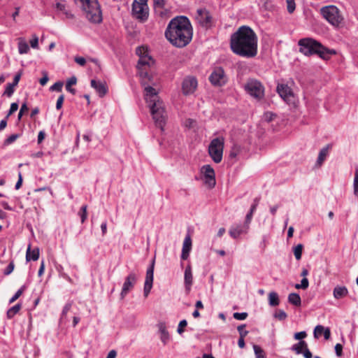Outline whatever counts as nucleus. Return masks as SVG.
Listing matches in <instances>:
<instances>
[{"label":"nucleus","mask_w":358,"mask_h":358,"mask_svg":"<svg viewBox=\"0 0 358 358\" xmlns=\"http://www.w3.org/2000/svg\"><path fill=\"white\" fill-rule=\"evenodd\" d=\"M231 50L236 55L245 58H253L258 52V38L249 26L240 27L230 36Z\"/></svg>","instance_id":"obj_1"},{"label":"nucleus","mask_w":358,"mask_h":358,"mask_svg":"<svg viewBox=\"0 0 358 358\" xmlns=\"http://www.w3.org/2000/svg\"><path fill=\"white\" fill-rule=\"evenodd\" d=\"M299 50L304 55H317L320 57L327 59L329 55H335L334 50L325 48L322 43L311 38H305L299 41Z\"/></svg>","instance_id":"obj_2"},{"label":"nucleus","mask_w":358,"mask_h":358,"mask_svg":"<svg viewBox=\"0 0 358 358\" xmlns=\"http://www.w3.org/2000/svg\"><path fill=\"white\" fill-rule=\"evenodd\" d=\"M85 17L91 22L99 24L102 21V12L98 0H74Z\"/></svg>","instance_id":"obj_3"},{"label":"nucleus","mask_w":358,"mask_h":358,"mask_svg":"<svg viewBox=\"0 0 358 358\" xmlns=\"http://www.w3.org/2000/svg\"><path fill=\"white\" fill-rule=\"evenodd\" d=\"M322 16L333 27H339L343 22L340 10L334 5L323 6L320 8Z\"/></svg>","instance_id":"obj_4"},{"label":"nucleus","mask_w":358,"mask_h":358,"mask_svg":"<svg viewBox=\"0 0 358 358\" xmlns=\"http://www.w3.org/2000/svg\"><path fill=\"white\" fill-rule=\"evenodd\" d=\"M148 107L150 109V113L155 125L159 127L161 131H164V127L167 119V114L164 109V104L162 101H157Z\"/></svg>","instance_id":"obj_5"},{"label":"nucleus","mask_w":358,"mask_h":358,"mask_svg":"<svg viewBox=\"0 0 358 358\" xmlns=\"http://www.w3.org/2000/svg\"><path fill=\"white\" fill-rule=\"evenodd\" d=\"M136 53L139 57L137 67L141 70V76L143 78H148L150 81V77L148 72H143L145 66H150L154 64L153 59L149 56L148 50L145 46H139L136 49Z\"/></svg>","instance_id":"obj_6"},{"label":"nucleus","mask_w":358,"mask_h":358,"mask_svg":"<svg viewBox=\"0 0 358 358\" xmlns=\"http://www.w3.org/2000/svg\"><path fill=\"white\" fill-rule=\"evenodd\" d=\"M193 36V27L189 18L180 15V48L189 44Z\"/></svg>","instance_id":"obj_7"},{"label":"nucleus","mask_w":358,"mask_h":358,"mask_svg":"<svg viewBox=\"0 0 358 358\" xmlns=\"http://www.w3.org/2000/svg\"><path fill=\"white\" fill-rule=\"evenodd\" d=\"M165 37L173 45L179 47V15L173 17L169 23Z\"/></svg>","instance_id":"obj_8"},{"label":"nucleus","mask_w":358,"mask_h":358,"mask_svg":"<svg viewBox=\"0 0 358 358\" xmlns=\"http://www.w3.org/2000/svg\"><path fill=\"white\" fill-rule=\"evenodd\" d=\"M244 89L248 94L257 100H261L264 96V87L256 79H248Z\"/></svg>","instance_id":"obj_9"},{"label":"nucleus","mask_w":358,"mask_h":358,"mask_svg":"<svg viewBox=\"0 0 358 358\" xmlns=\"http://www.w3.org/2000/svg\"><path fill=\"white\" fill-rule=\"evenodd\" d=\"M224 139L215 138L211 141L208 146V153L215 163H220L222 159Z\"/></svg>","instance_id":"obj_10"},{"label":"nucleus","mask_w":358,"mask_h":358,"mask_svg":"<svg viewBox=\"0 0 358 358\" xmlns=\"http://www.w3.org/2000/svg\"><path fill=\"white\" fill-rule=\"evenodd\" d=\"M208 80L215 87H222L228 82V77L224 69L221 66H215L211 72Z\"/></svg>","instance_id":"obj_11"},{"label":"nucleus","mask_w":358,"mask_h":358,"mask_svg":"<svg viewBox=\"0 0 358 358\" xmlns=\"http://www.w3.org/2000/svg\"><path fill=\"white\" fill-rule=\"evenodd\" d=\"M139 278V274L136 271H131L128 275L125 278L124 282L123 283L122 290L120 292V298L123 299L128 293L132 290L134 287L135 284L136 283L138 279Z\"/></svg>","instance_id":"obj_12"},{"label":"nucleus","mask_w":358,"mask_h":358,"mask_svg":"<svg viewBox=\"0 0 358 358\" xmlns=\"http://www.w3.org/2000/svg\"><path fill=\"white\" fill-rule=\"evenodd\" d=\"M196 14V20L202 27L208 29L213 26V17L206 8L198 9Z\"/></svg>","instance_id":"obj_13"},{"label":"nucleus","mask_w":358,"mask_h":358,"mask_svg":"<svg viewBox=\"0 0 358 358\" xmlns=\"http://www.w3.org/2000/svg\"><path fill=\"white\" fill-rule=\"evenodd\" d=\"M203 182L209 187L213 188L216 184L215 173L210 165H203L201 169Z\"/></svg>","instance_id":"obj_14"},{"label":"nucleus","mask_w":358,"mask_h":358,"mask_svg":"<svg viewBox=\"0 0 358 358\" xmlns=\"http://www.w3.org/2000/svg\"><path fill=\"white\" fill-rule=\"evenodd\" d=\"M132 14L141 21H145L148 17V5H144L138 3L137 0H134L132 3Z\"/></svg>","instance_id":"obj_15"},{"label":"nucleus","mask_w":358,"mask_h":358,"mask_svg":"<svg viewBox=\"0 0 358 358\" xmlns=\"http://www.w3.org/2000/svg\"><path fill=\"white\" fill-rule=\"evenodd\" d=\"M155 258L152 259L150 266L147 268L145 280L144 283L143 294L145 297H147L150 292L152 287L153 279H154V268H155Z\"/></svg>","instance_id":"obj_16"},{"label":"nucleus","mask_w":358,"mask_h":358,"mask_svg":"<svg viewBox=\"0 0 358 358\" xmlns=\"http://www.w3.org/2000/svg\"><path fill=\"white\" fill-rule=\"evenodd\" d=\"M143 85L144 86L145 99L148 106L161 101L156 89L150 84L146 83L145 80L143 81Z\"/></svg>","instance_id":"obj_17"},{"label":"nucleus","mask_w":358,"mask_h":358,"mask_svg":"<svg viewBox=\"0 0 358 358\" xmlns=\"http://www.w3.org/2000/svg\"><path fill=\"white\" fill-rule=\"evenodd\" d=\"M198 82L195 77L188 76L182 81V89L185 95L193 94L197 88Z\"/></svg>","instance_id":"obj_18"},{"label":"nucleus","mask_w":358,"mask_h":358,"mask_svg":"<svg viewBox=\"0 0 358 358\" xmlns=\"http://www.w3.org/2000/svg\"><path fill=\"white\" fill-rule=\"evenodd\" d=\"M250 227L243 223H236L230 227L229 234L234 239L238 238L241 235L248 233Z\"/></svg>","instance_id":"obj_19"},{"label":"nucleus","mask_w":358,"mask_h":358,"mask_svg":"<svg viewBox=\"0 0 358 358\" xmlns=\"http://www.w3.org/2000/svg\"><path fill=\"white\" fill-rule=\"evenodd\" d=\"M291 349L297 355L303 354L305 358L313 357V355L308 348V344L304 341H300L299 343L293 345Z\"/></svg>","instance_id":"obj_20"},{"label":"nucleus","mask_w":358,"mask_h":358,"mask_svg":"<svg viewBox=\"0 0 358 358\" xmlns=\"http://www.w3.org/2000/svg\"><path fill=\"white\" fill-rule=\"evenodd\" d=\"M191 236L190 229H189L182 244V253L180 256L182 259H187L189 256V252L192 247Z\"/></svg>","instance_id":"obj_21"},{"label":"nucleus","mask_w":358,"mask_h":358,"mask_svg":"<svg viewBox=\"0 0 358 358\" xmlns=\"http://www.w3.org/2000/svg\"><path fill=\"white\" fill-rule=\"evenodd\" d=\"M192 283L193 275L192 271V267L190 264H188L185 269L184 273V284L187 292H189Z\"/></svg>","instance_id":"obj_22"},{"label":"nucleus","mask_w":358,"mask_h":358,"mask_svg":"<svg viewBox=\"0 0 358 358\" xmlns=\"http://www.w3.org/2000/svg\"><path fill=\"white\" fill-rule=\"evenodd\" d=\"M91 87H93L99 94V96L103 97L108 92V88L104 82L101 80H92Z\"/></svg>","instance_id":"obj_23"},{"label":"nucleus","mask_w":358,"mask_h":358,"mask_svg":"<svg viewBox=\"0 0 358 358\" xmlns=\"http://www.w3.org/2000/svg\"><path fill=\"white\" fill-rule=\"evenodd\" d=\"M277 92L283 99H286L292 95L291 88L285 84H278Z\"/></svg>","instance_id":"obj_24"},{"label":"nucleus","mask_w":358,"mask_h":358,"mask_svg":"<svg viewBox=\"0 0 358 358\" xmlns=\"http://www.w3.org/2000/svg\"><path fill=\"white\" fill-rule=\"evenodd\" d=\"M39 257V248H31V245H29L26 252V260L29 262L31 260L36 261Z\"/></svg>","instance_id":"obj_25"},{"label":"nucleus","mask_w":358,"mask_h":358,"mask_svg":"<svg viewBox=\"0 0 358 358\" xmlns=\"http://www.w3.org/2000/svg\"><path fill=\"white\" fill-rule=\"evenodd\" d=\"M333 294L335 299H340L348 294V290L345 286H336L334 289Z\"/></svg>","instance_id":"obj_26"},{"label":"nucleus","mask_w":358,"mask_h":358,"mask_svg":"<svg viewBox=\"0 0 358 358\" xmlns=\"http://www.w3.org/2000/svg\"><path fill=\"white\" fill-rule=\"evenodd\" d=\"M157 327L160 333V338L164 344H166L169 340V334L166 331V325L163 322H159Z\"/></svg>","instance_id":"obj_27"},{"label":"nucleus","mask_w":358,"mask_h":358,"mask_svg":"<svg viewBox=\"0 0 358 358\" xmlns=\"http://www.w3.org/2000/svg\"><path fill=\"white\" fill-rule=\"evenodd\" d=\"M330 145H327L326 147L323 148L319 152L318 157L316 162V165L320 166L322 163L326 159Z\"/></svg>","instance_id":"obj_28"},{"label":"nucleus","mask_w":358,"mask_h":358,"mask_svg":"<svg viewBox=\"0 0 358 358\" xmlns=\"http://www.w3.org/2000/svg\"><path fill=\"white\" fill-rule=\"evenodd\" d=\"M18 52L20 55L27 54L29 50V47L24 38H18Z\"/></svg>","instance_id":"obj_29"},{"label":"nucleus","mask_w":358,"mask_h":358,"mask_svg":"<svg viewBox=\"0 0 358 358\" xmlns=\"http://www.w3.org/2000/svg\"><path fill=\"white\" fill-rule=\"evenodd\" d=\"M288 302L294 306H300L301 304V299L299 294L291 293L288 296Z\"/></svg>","instance_id":"obj_30"},{"label":"nucleus","mask_w":358,"mask_h":358,"mask_svg":"<svg viewBox=\"0 0 358 358\" xmlns=\"http://www.w3.org/2000/svg\"><path fill=\"white\" fill-rule=\"evenodd\" d=\"M165 0H154V6L155 12L159 13V15L162 17H164L165 15V12L162 10V9L164 7Z\"/></svg>","instance_id":"obj_31"},{"label":"nucleus","mask_w":358,"mask_h":358,"mask_svg":"<svg viewBox=\"0 0 358 358\" xmlns=\"http://www.w3.org/2000/svg\"><path fill=\"white\" fill-rule=\"evenodd\" d=\"M280 303L279 296L277 292H271L268 294V304L271 306H277Z\"/></svg>","instance_id":"obj_32"},{"label":"nucleus","mask_w":358,"mask_h":358,"mask_svg":"<svg viewBox=\"0 0 358 358\" xmlns=\"http://www.w3.org/2000/svg\"><path fill=\"white\" fill-rule=\"evenodd\" d=\"M77 83V78L76 76L71 77L66 83V90L71 93L72 94H76V90L74 88H72V85H75Z\"/></svg>","instance_id":"obj_33"},{"label":"nucleus","mask_w":358,"mask_h":358,"mask_svg":"<svg viewBox=\"0 0 358 358\" xmlns=\"http://www.w3.org/2000/svg\"><path fill=\"white\" fill-rule=\"evenodd\" d=\"M21 308V304L17 303L16 305L13 306L10 308H9L7 311V317L8 319L13 318L20 310Z\"/></svg>","instance_id":"obj_34"},{"label":"nucleus","mask_w":358,"mask_h":358,"mask_svg":"<svg viewBox=\"0 0 358 358\" xmlns=\"http://www.w3.org/2000/svg\"><path fill=\"white\" fill-rule=\"evenodd\" d=\"M253 349L256 358H266L264 351L262 349L260 346L257 345H254Z\"/></svg>","instance_id":"obj_35"},{"label":"nucleus","mask_w":358,"mask_h":358,"mask_svg":"<svg viewBox=\"0 0 358 358\" xmlns=\"http://www.w3.org/2000/svg\"><path fill=\"white\" fill-rule=\"evenodd\" d=\"M26 289V286L22 285L16 292L15 294L10 299L9 303H13L15 302L23 293V292Z\"/></svg>","instance_id":"obj_36"},{"label":"nucleus","mask_w":358,"mask_h":358,"mask_svg":"<svg viewBox=\"0 0 358 358\" xmlns=\"http://www.w3.org/2000/svg\"><path fill=\"white\" fill-rule=\"evenodd\" d=\"M73 301H68L65 306H64L63 308V310L62 311V314H61V320H63L66 317L68 312L70 310V309L71 308L72 306H73Z\"/></svg>","instance_id":"obj_37"},{"label":"nucleus","mask_w":358,"mask_h":358,"mask_svg":"<svg viewBox=\"0 0 358 358\" xmlns=\"http://www.w3.org/2000/svg\"><path fill=\"white\" fill-rule=\"evenodd\" d=\"M15 87L13 85L7 83L6 85L5 91L3 92V95L7 96L8 97H10L15 92Z\"/></svg>","instance_id":"obj_38"},{"label":"nucleus","mask_w":358,"mask_h":358,"mask_svg":"<svg viewBox=\"0 0 358 358\" xmlns=\"http://www.w3.org/2000/svg\"><path fill=\"white\" fill-rule=\"evenodd\" d=\"M19 137H20V134H13L9 136L3 141V145L7 146V145L14 143Z\"/></svg>","instance_id":"obj_39"},{"label":"nucleus","mask_w":358,"mask_h":358,"mask_svg":"<svg viewBox=\"0 0 358 358\" xmlns=\"http://www.w3.org/2000/svg\"><path fill=\"white\" fill-rule=\"evenodd\" d=\"M303 245L298 244L294 249V254L296 259L299 260L301 259Z\"/></svg>","instance_id":"obj_40"},{"label":"nucleus","mask_w":358,"mask_h":358,"mask_svg":"<svg viewBox=\"0 0 358 358\" xmlns=\"http://www.w3.org/2000/svg\"><path fill=\"white\" fill-rule=\"evenodd\" d=\"M87 206L86 205H83L81 207V208L78 213V214L80 217L82 223H83L87 219Z\"/></svg>","instance_id":"obj_41"},{"label":"nucleus","mask_w":358,"mask_h":358,"mask_svg":"<svg viewBox=\"0 0 358 358\" xmlns=\"http://www.w3.org/2000/svg\"><path fill=\"white\" fill-rule=\"evenodd\" d=\"M309 286V282L308 278H303L300 284H296L295 288L296 289H306Z\"/></svg>","instance_id":"obj_42"},{"label":"nucleus","mask_w":358,"mask_h":358,"mask_svg":"<svg viewBox=\"0 0 358 358\" xmlns=\"http://www.w3.org/2000/svg\"><path fill=\"white\" fill-rule=\"evenodd\" d=\"M273 316L275 318L282 321L287 318V315L283 310H278Z\"/></svg>","instance_id":"obj_43"},{"label":"nucleus","mask_w":358,"mask_h":358,"mask_svg":"<svg viewBox=\"0 0 358 358\" xmlns=\"http://www.w3.org/2000/svg\"><path fill=\"white\" fill-rule=\"evenodd\" d=\"M353 189L354 194L355 196H358V169H357L355 171V178L353 181Z\"/></svg>","instance_id":"obj_44"},{"label":"nucleus","mask_w":358,"mask_h":358,"mask_svg":"<svg viewBox=\"0 0 358 358\" xmlns=\"http://www.w3.org/2000/svg\"><path fill=\"white\" fill-rule=\"evenodd\" d=\"M63 85H64V83L62 81H57L50 87V90L61 92L62 90Z\"/></svg>","instance_id":"obj_45"},{"label":"nucleus","mask_w":358,"mask_h":358,"mask_svg":"<svg viewBox=\"0 0 358 358\" xmlns=\"http://www.w3.org/2000/svg\"><path fill=\"white\" fill-rule=\"evenodd\" d=\"M287 9L289 13H292L295 10L296 4L294 0H286Z\"/></svg>","instance_id":"obj_46"},{"label":"nucleus","mask_w":358,"mask_h":358,"mask_svg":"<svg viewBox=\"0 0 358 358\" xmlns=\"http://www.w3.org/2000/svg\"><path fill=\"white\" fill-rule=\"evenodd\" d=\"M245 324H241L237 327L240 337H245L248 335V331L245 330Z\"/></svg>","instance_id":"obj_47"},{"label":"nucleus","mask_w":358,"mask_h":358,"mask_svg":"<svg viewBox=\"0 0 358 358\" xmlns=\"http://www.w3.org/2000/svg\"><path fill=\"white\" fill-rule=\"evenodd\" d=\"M325 328L322 325H317L315 327L314 330V336L318 338L322 334H323Z\"/></svg>","instance_id":"obj_48"},{"label":"nucleus","mask_w":358,"mask_h":358,"mask_svg":"<svg viewBox=\"0 0 358 358\" xmlns=\"http://www.w3.org/2000/svg\"><path fill=\"white\" fill-rule=\"evenodd\" d=\"M233 317L238 320H244L248 317V313L245 312L243 313H234Z\"/></svg>","instance_id":"obj_49"},{"label":"nucleus","mask_w":358,"mask_h":358,"mask_svg":"<svg viewBox=\"0 0 358 358\" xmlns=\"http://www.w3.org/2000/svg\"><path fill=\"white\" fill-rule=\"evenodd\" d=\"M14 268H15V264H14L13 262H10L9 264L6 268V269L4 270L3 274L5 275H10L13 271Z\"/></svg>","instance_id":"obj_50"},{"label":"nucleus","mask_w":358,"mask_h":358,"mask_svg":"<svg viewBox=\"0 0 358 358\" xmlns=\"http://www.w3.org/2000/svg\"><path fill=\"white\" fill-rule=\"evenodd\" d=\"M32 39L30 41V45L32 48L38 49V38L36 35H33Z\"/></svg>","instance_id":"obj_51"},{"label":"nucleus","mask_w":358,"mask_h":358,"mask_svg":"<svg viewBox=\"0 0 358 358\" xmlns=\"http://www.w3.org/2000/svg\"><path fill=\"white\" fill-rule=\"evenodd\" d=\"M259 201H260V197H256L253 200V203L250 207V209L249 211L252 212V213H255L257 210V208L259 205Z\"/></svg>","instance_id":"obj_52"},{"label":"nucleus","mask_w":358,"mask_h":358,"mask_svg":"<svg viewBox=\"0 0 358 358\" xmlns=\"http://www.w3.org/2000/svg\"><path fill=\"white\" fill-rule=\"evenodd\" d=\"M55 8L58 11H62V13L64 12L66 9V4L63 1L57 2L55 3Z\"/></svg>","instance_id":"obj_53"},{"label":"nucleus","mask_w":358,"mask_h":358,"mask_svg":"<svg viewBox=\"0 0 358 358\" xmlns=\"http://www.w3.org/2000/svg\"><path fill=\"white\" fill-rule=\"evenodd\" d=\"M18 103H12L11 105H10V110L8 111V113L6 116V118L8 117V116H10L11 114H13V113H15V111L17 110L18 109Z\"/></svg>","instance_id":"obj_54"},{"label":"nucleus","mask_w":358,"mask_h":358,"mask_svg":"<svg viewBox=\"0 0 358 358\" xmlns=\"http://www.w3.org/2000/svg\"><path fill=\"white\" fill-rule=\"evenodd\" d=\"M64 100V95L61 94L58 97L57 103H56V109L57 110H60L62 108Z\"/></svg>","instance_id":"obj_55"},{"label":"nucleus","mask_w":358,"mask_h":358,"mask_svg":"<svg viewBox=\"0 0 358 358\" xmlns=\"http://www.w3.org/2000/svg\"><path fill=\"white\" fill-rule=\"evenodd\" d=\"M307 336V334L306 331H300L294 334V338L296 340H300L301 341L303 338H306Z\"/></svg>","instance_id":"obj_56"},{"label":"nucleus","mask_w":358,"mask_h":358,"mask_svg":"<svg viewBox=\"0 0 358 358\" xmlns=\"http://www.w3.org/2000/svg\"><path fill=\"white\" fill-rule=\"evenodd\" d=\"M335 352L338 357H341L343 354V345L340 343H337L335 345Z\"/></svg>","instance_id":"obj_57"},{"label":"nucleus","mask_w":358,"mask_h":358,"mask_svg":"<svg viewBox=\"0 0 358 358\" xmlns=\"http://www.w3.org/2000/svg\"><path fill=\"white\" fill-rule=\"evenodd\" d=\"M75 62L80 66H85L86 64V59L83 57H76L74 58Z\"/></svg>","instance_id":"obj_58"},{"label":"nucleus","mask_w":358,"mask_h":358,"mask_svg":"<svg viewBox=\"0 0 358 358\" xmlns=\"http://www.w3.org/2000/svg\"><path fill=\"white\" fill-rule=\"evenodd\" d=\"M253 214H254L253 213L249 211L245 216V220L244 223L246 224L249 227H250V224L252 221Z\"/></svg>","instance_id":"obj_59"},{"label":"nucleus","mask_w":358,"mask_h":358,"mask_svg":"<svg viewBox=\"0 0 358 358\" xmlns=\"http://www.w3.org/2000/svg\"><path fill=\"white\" fill-rule=\"evenodd\" d=\"M22 184V173L20 171H19L18 180L17 181V182L15 184V188L16 189H19L21 187Z\"/></svg>","instance_id":"obj_60"},{"label":"nucleus","mask_w":358,"mask_h":358,"mask_svg":"<svg viewBox=\"0 0 358 358\" xmlns=\"http://www.w3.org/2000/svg\"><path fill=\"white\" fill-rule=\"evenodd\" d=\"M21 78V73H17L13 78V83H11V85H13L15 87H16L18 85V83Z\"/></svg>","instance_id":"obj_61"},{"label":"nucleus","mask_w":358,"mask_h":358,"mask_svg":"<svg viewBox=\"0 0 358 358\" xmlns=\"http://www.w3.org/2000/svg\"><path fill=\"white\" fill-rule=\"evenodd\" d=\"M45 131H40L38 134V143H41L43 139L45 138Z\"/></svg>","instance_id":"obj_62"},{"label":"nucleus","mask_w":358,"mask_h":358,"mask_svg":"<svg viewBox=\"0 0 358 358\" xmlns=\"http://www.w3.org/2000/svg\"><path fill=\"white\" fill-rule=\"evenodd\" d=\"M48 81V76L46 73H44V76L41 78L39 80V83L41 85H45Z\"/></svg>","instance_id":"obj_63"},{"label":"nucleus","mask_w":358,"mask_h":358,"mask_svg":"<svg viewBox=\"0 0 358 358\" xmlns=\"http://www.w3.org/2000/svg\"><path fill=\"white\" fill-rule=\"evenodd\" d=\"M116 356H117V352L115 350H112L108 352L106 358H115Z\"/></svg>","instance_id":"obj_64"}]
</instances>
